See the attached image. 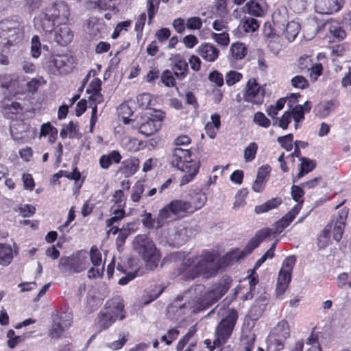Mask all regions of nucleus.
<instances>
[{
	"mask_svg": "<svg viewBox=\"0 0 351 351\" xmlns=\"http://www.w3.org/2000/svg\"><path fill=\"white\" fill-rule=\"evenodd\" d=\"M70 15L66 3L62 1L53 3L45 7L34 19L35 27L45 35L54 31V41L65 46L73 38V34L66 24Z\"/></svg>",
	"mask_w": 351,
	"mask_h": 351,
	"instance_id": "nucleus-1",
	"label": "nucleus"
},
{
	"mask_svg": "<svg viewBox=\"0 0 351 351\" xmlns=\"http://www.w3.org/2000/svg\"><path fill=\"white\" fill-rule=\"evenodd\" d=\"M218 254L204 250L201 254L184 258L176 270V275L183 280H191L200 276L208 278L216 275L219 268Z\"/></svg>",
	"mask_w": 351,
	"mask_h": 351,
	"instance_id": "nucleus-2",
	"label": "nucleus"
},
{
	"mask_svg": "<svg viewBox=\"0 0 351 351\" xmlns=\"http://www.w3.org/2000/svg\"><path fill=\"white\" fill-rule=\"evenodd\" d=\"M229 282L223 280L217 285H214L210 289L206 290L202 285H197L193 289L189 290L184 293V298H187L188 295L193 291L195 297L192 302L184 303L182 305L178 304L180 301L179 297L173 303V306L176 308H205L217 302L229 289Z\"/></svg>",
	"mask_w": 351,
	"mask_h": 351,
	"instance_id": "nucleus-3",
	"label": "nucleus"
},
{
	"mask_svg": "<svg viewBox=\"0 0 351 351\" xmlns=\"http://www.w3.org/2000/svg\"><path fill=\"white\" fill-rule=\"evenodd\" d=\"M173 167L184 172L180 184L184 185L191 182L198 172L199 164L191 158L189 149L176 147L170 158Z\"/></svg>",
	"mask_w": 351,
	"mask_h": 351,
	"instance_id": "nucleus-4",
	"label": "nucleus"
},
{
	"mask_svg": "<svg viewBox=\"0 0 351 351\" xmlns=\"http://www.w3.org/2000/svg\"><path fill=\"white\" fill-rule=\"evenodd\" d=\"M125 317V311L123 300L119 297H116L106 302L104 308L98 315L96 324L101 331L108 329L117 320H122Z\"/></svg>",
	"mask_w": 351,
	"mask_h": 351,
	"instance_id": "nucleus-5",
	"label": "nucleus"
},
{
	"mask_svg": "<svg viewBox=\"0 0 351 351\" xmlns=\"http://www.w3.org/2000/svg\"><path fill=\"white\" fill-rule=\"evenodd\" d=\"M133 247L146 262V265L150 270L158 266L160 254L154 241L147 235L136 236L133 240Z\"/></svg>",
	"mask_w": 351,
	"mask_h": 351,
	"instance_id": "nucleus-6",
	"label": "nucleus"
},
{
	"mask_svg": "<svg viewBox=\"0 0 351 351\" xmlns=\"http://www.w3.org/2000/svg\"><path fill=\"white\" fill-rule=\"evenodd\" d=\"M238 313L234 309H230L228 315L218 324L215 331L214 345L222 346L230 339L237 320Z\"/></svg>",
	"mask_w": 351,
	"mask_h": 351,
	"instance_id": "nucleus-7",
	"label": "nucleus"
},
{
	"mask_svg": "<svg viewBox=\"0 0 351 351\" xmlns=\"http://www.w3.org/2000/svg\"><path fill=\"white\" fill-rule=\"evenodd\" d=\"M43 64L53 74H64L72 70L73 59L68 55H45Z\"/></svg>",
	"mask_w": 351,
	"mask_h": 351,
	"instance_id": "nucleus-8",
	"label": "nucleus"
},
{
	"mask_svg": "<svg viewBox=\"0 0 351 351\" xmlns=\"http://www.w3.org/2000/svg\"><path fill=\"white\" fill-rule=\"evenodd\" d=\"M53 323L49 330L48 335L52 339H59L64 331L71 324V319L66 314H55L52 317Z\"/></svg>",
	"mask_w": 351,
	"mask_h": 351,
	"instance_id": "nucleus-9",
	"label": "nucleus"
},
{
	"mask_svg": "<svg viewBox=\"0 0 351 351\" xmlns=\"http://www.w3.org/2000/svg\"><path fill=\"white\" fill-rule=\"evenodd\" d=\"M163 119L162 112L155 111L154 114H151V117L141 124L139 132L146 136L154 134L160 129Z\"/></svg>",
	"mask_w": 351,
	"mask_h": 351,
	"instance_id": "nucleus-10",
	"label": "nucleus"
},
{
	"mask_svg": "<svg viewBox=\"0 0 351 351\" xmlns=\"http://www.w3.org/2000/svg\"><path fill=\"white\" fill-rule=\"evenodd\" d=\"M243 99L247 102L256 105L263 102L264 90L261 88L254 79L248 80L245 87V92L243 94Z\"/></svg>",
	"mask_w": 351,
	"mask_h": 351,
	"instance_id": "nucleus-11",
	"label": "nucleus"
},
{
	"mask_svg": "<svg viewBox=\"0 0 351 351\" xmlns=\"http://www.w3.org/2000/svg\"><path fill=\"white\" fill-rule=\"evenodd\" d=\"M25 30L24 22L21 17L12 16L0 22V32L14 31L15 35L23 36Z\"/></svg>",
	"mask_w": 351,
	"mask_h": 351,
	"instance_id": "nucleus-12",
	"label": "nucleus"
},
{
	"mask_svg": "<svg viewBox=\"0 0 351 351\" xmlns=\"http://www.w3.org/2000/svg\"><path fill=\"white\" fill-rule=\"evenodd\" d=\"M343 0H315V11L322 14H330L338 12L342 7Z\"/></svg>",
	"mask_w": 351,
	"mask_h": 351,
	"instance_id": "nucleus-13",
	"label": "nucleus"
},
{
	"mask_svg": "<svg viewBox=\"0 0 351 351\" xmlns=\"http://www.w3.org/2000/svg\"><path fill=\"white\" fill-rule=\"evenodd\" d=\"M280 17V12H274L273 15V21L276 25H282V28L285 27V23H281ZM300 29V25L298 22L291 21L287 23L285 29H283L286 38L289 42L293 41L298 36Z\"/></svg>",
	"mask_w": 351,
	"mask_h": 351,
	"instance_id": "nucleus-14",
	"label": "nucleus"
},
{
	"mask_svg": "<svg viewBox=\"0 0 351 351\" xmlns=\"http://www.w3.org/2000/svg\"><path fill=\"white\" fill-rule=\"evenodd\" d=\"M196 52L203 60L208 62L216 61L220 54L219 49L209 43H202L197 48Z\"/></svg>",
	"mask_w": 351,
	"mask_h": 351,
	"instance_id": "nucleus-15",
	"label": "nucleus"
},
{
	"mask_svg": "<svg viewBox=\"0 0 351 351\" xmlns=\"http://www.w3.org/2000/svg\"><path fill=\"white\" fill-rule=\"evenodd\" d=\"M302 208V202L295 205L293 208L274 226L277 234L281 233L295 218Z\"/></svg>",
	"mask_w": 351,
	"mask_h": 351,
	"instance_id": "nucleus-16",
	"label": "nucleus"
},
{
	"mask_svg": "<svg viewBox=\"0 0 351 351\" xmlns=\"http://www.w3.org/2000/svg\"><path fill=\"white\" fill-rule=\"evenodd\" d=\"M291 280V273L280 269L276 288V293L278 298L281 297L285 293Z\"/></svg>",
	"mask_w": 351,
	"mask_h": 351,
	"instance_id": "nucleus-17",
	"label": "nucleus"
},
{
	"mask_svg": "<svg viewBox=\"0 0 351 351\" xmlns=\"http://www.w3.org/2000/svg\"><path fill=\"white\" fill-rule=\"evenodd\" d=\"M170 206L173 209V213L177 217H183L187 213H191V204L187 200L184 199H175L169 203Z\"/></svg>",
	"mask_w": 351,
	"mask_h": 351,
	"instance_id": "nucleus-18",
	"label": "nucleus"
},
{
	"mask_svg": "<svg viewBox=\"0 0 351 351\" xmlns=\"http://www.w3.org/2000/svg\"><path fill=\"white\" fill-rule=\"evenodd\" d=\"M73 271L80 273L87 269L89 265L88 258L86 252H78L72 255Z\"/></svg>",
	"mask_w": 351,
	"mask_h": 351,
	"instance_id": "nucleus-19",
	"label": "nucleus"
},
{
	"mask_svg": "<svg viewBox=\"0 0 351 351\" xmlns=\"http://www.w3.org/2000/svg\"><path fill=\"white\" fill-rule=\"evenodd\" d=\"M176 215L173 213V209L169 204L159 210L156 218V228H161L166 222L173 220Z\"/></svg>",
	"mask_w": 351,
	"mask_h": 351,
	"instance_id": "nucleus-20",
	"label": "nucleus"
},
{
	"mask_svg": "<svg viewBox=\"0 0 351 351\" xmlns=\"http://www.w3.org/2000/svg\"><path fill=\"white\" fill-rule=\"evenodd\" d=\"M192 235L191 230L184 224L179 225L174 230L173 241L175 244L182 245Z\"/></svg>",
	"mask_w": 351,
	"mask_h": 351,
	"instance_id": "nucleus-21",
	"label": "nucleus"
},
{
	"mask_svg": "<svg viewBox=\"0 0 351 351\" xmlns=\"http://www.w3.org/2000/svg\"><path fill=\"white\" fill-rule=\"evenodd\" d=\"M121 156L118 151H112L106 155H102L99 158V164L102 169H108L112 163H119Z\"/></svg>",
	"mask_w": 351,
	"mask_h": 351,
	"instance_id": "nucleus-22",
	"label": "nucleus"
},
{
	"mask_svg": "<svg viewBox=\"0 0 351 351\" xmlns=\"http://www.w3.org/2000/svg\"><path fill=\"white\" fill-rule=\"evenodd\" d=\"M265 3L263 0H250L247 3V12L256 17L264 14Z\"/></svg>",
	"mask_w": 351,
	"mask_h": 351,
	"instance_id": "nucleus-23",
	"label": "nucleus"
},
{
	"mask_svg": "<svg viewBox=\"0 0 351 351\" xmlns=\"http://www.w3.org/2000/svg\"><path fill=\"white\" fill-rule=\"evenodd\" d=\"M210 119L211 121H208L205 125V130L210 138H214L221 126L220 116L215 113L211 115Z\"/></svg>",
	"mask_w": 351,
	"mask_h": 351,
	"instance_id": "nucleus-24",
	"label": "nucleus"
},
{
	"mask_svg": "<svg viewBox=\"0 0 351 351\" xmlns=\"http://www.w3.org/2000/svg\"><path fill=\"white\" fill-rule=\"evenodd\" d=\"M272 335L276 337L287 339L290 336V326L288 322L282 319L273 328Z\"/></svg>",
	"mask_w": 351,
	"mask_h": 351,
	"instance_id": "nucleus-25",
	"label": "nucleus"
},
{
	"mask_svg": "<svg viewBox=\"0 0 351 351\" xmlns=\"http://www.w3.org/2000/svg\"><path fill=\"white\" fill-rule=\"evenodd\" d=\"M173 69L175 76L178 80H183L188 73V62L185 60L178 58L176 60Z\"/></svg>",
	"mask_w": 351,
	"mask_h": 351,
	"instance_id": "nucleus-26",
	"label": "nucleus"
},
{
	"mask_svg": "<svg viewBox=\"0 0 351 351\" xmlns=\"http://www.w3.org/2000/svg\"><path fill=\"white\" fill-rule=\"evenodd\" d=\"M13 259V250L8 244L0 243V265L7 266Z\"/></svg>",
	"mask_w": 351,
	"mask_h": 351,
	"instance_id": "nucleus-27",
	"label": "nucleus"
},
{
	"mask_svg": "<svg viewBox=\"0 0 351 351\" xmlns=\"http://www.w3.org/2000/svg\"><path fill=\"white\" fill-rule=\"evenodd\" d=\"M281 198L274 197L263 204L256 206L254 208V211L256 214H262L277 208L279 205L281 204Z\"/></svg>",
	"mask_w": 351,
	"mask_h": 351,
	"instance_id": "nucleus-28",
	"label": "nucleus"
},
{
	"mask_svg": "<svg viewBox=\"0 0 351 351\" xmlns=\"http://www.w3.org/2000/svg\"><path fill=\"white\" fill-rule=\"evenodd\" d=\"M337 104L335 100L321 102L316 108L317 113L321 117H326L334 110Z\"/></svg>",
	"mask_w": 351,
	"mask_h": 351,
	"instance_id": "nucleus-29",
	"label": "nucleus"
},
{
	"mask_svg": "<svg viewBox=\"0 0 351 351\" xmlns=\"http://www.w3.org/2000/svg\"><path fill=\"white\" fill-rule=\"evenodd\" d=\"M300 169L295 178L297 180L300 179L308 173L312 171L316 166V162L315 160L307 158L302 157L300 158Z\"/></svg>",
	"mask_w": 351,
	"mask_h": 351,
	"instance_id": "nucleus-30",
	"label": "nucleus"
},
{
	"mask_svg": "<svg viewBox=\"0 0 351 351\" xmlns=\"http://www.w3.org/2000/svg\"><path fill=\"white\" fill-rule=\"evenodd\" d=\"M245 257L243 252L239 249H235L227 253L221 259V263L224 266L232 265L234 263Z\"/></svg>",
	"mask_w": 351,
	"mask_h": 351,
	"instance_id": "nucleus-31",
	"label": "nucleus"
},
{
	"mask_svg": "<svg viewBox=\"0 0 351 351\" xmlns=\"http://www.w3.org/2000/svg\"><path fill=\"white\" fill-rule=\"evenodd\" d=\"M206 201L207 197L204 193H197L193 197H191L190 201H188L191 206V212L193 213L194 211L202 208Z\"/></svg>",
	"mask_w": 351,
	"mask_h": 351,
	"instance_id": "nucleus-32",
	"label": "nucleus"
},
{
	"mask_svg": "<svg viewBox=\"0 0 351 351\" xmlns=\"http://www.w3.org/2000/svg\"><path fill=\"white\" fill-rule=\"evenodd\" d=\"M230 51L232 57L238 60L243 59L246 56L247 50L244 44L235 43L232 44Z\"/></svg>",
	"mask_w": 351,
	"mask_h": 351,
	"instance_id": "nucleus-33",
	"label": "nucleus"
},
{
	"mask_svg": "<svg viewBox=\"0 0 351 351\" xmlns=\"http://www.w3.org/2000/svg\"><path fill=\"white\" fill-rule=\"evenodd\" d=\"M128 337L129 334L128 332H123L119 335L118 340L108 342L105 344V346L113 351L119 350L128 342Z\"/></svg>",
	"mask_w": 351,
	"mask_h": 351,
	"instance_id": "nucleus-34",
	"label": "nucleus"
},
{
	"mask_svg": "<svg viewBox=\"0 0 351 351\" xmlns=\"http://www.w3.org/2000/svg\"><path fill=\"white\" fill-rule=\"evenodd\" d=\"M72 256H62L59 261L58 269L63 274H73Z\"/></svg>",
	"mask_w": 351,
	"mask_h": 351,
	"instance_id": "nucleus-35",
	"label": "nucleus"
},
{
	"mask_svg": "<svg viewBox=\"0 0 351 351\" xmlns=\"http://www.w3.org/2000/svg\"><path fill=\"white\" fill-rule=\"evenodd\" d=\"M121 142L126 149L132 152L138 151L141 145V142L136 138L125 137Z\"/></svg>",
	"mask_w": 351,
	"mask_h": 351,
	"instance_id": "nucleus-36",
	"label": "nucleus"
},
{
	"mask_svg": "<svg viewBox=\"0 0 351 351\" xmlns=\"http://www.w3.org/2000/svg\"><path fill=\"white\" fill-rule=\"evenodd\" d=\"M41 43L38 36L34 35L31 40V56L33 58L37 59L41 54Z\"/></svg>",
	"mask_w": 351,
	"mask_h": 351,
	"instance_id": "nucleus-37",
	"label": "nucleus"
},
{
	"mask_svg": "<svg viewBox=\"0 0 351 351\" xmlns=\"http://www.w3.org/2000/svg\"><path fill=\"white\" fill-rule=\"evenodd\" d=\"M287 99L285 98L279 99L274 105H271L267 108L266 110L267 114L274 119L278 112L284 108Z\"/></svg>",
	"mask_w": 351,
	"mask_h": 351,
	"instance_id": "nucleus-38",
	"label": "nucleus"
},
{
	"mask_svg": "<svg viewBox=\"0 0 351 351\" xmlns=\"http://www.w3.org/2000/svg\"><path fill=\"white\" fill-rule=\"evenodd\" d=\"M292 119V114L290 111H286L284 112L280 119H276L273 123L274 126H278L283 130H286L288 128L289 124L291 123Z\"/></svg>",
	"mask_w": 351,
	"mask_h": 351,
	"instance_id": "nucleus-39",
	"label": "nucleus"
},
{
	"mask_svg": "<svg viewBox=\"0 0 351 351\" xmlns=\"http://www.w3.org/2000/svg\"><path fill=\"white\" fill-rule=\"evenodd\" d=\"M144 192V185L142 182L138 181L135 183L131 191V199L134 202H138Z\"/></svg>",
	"mask_w": 351,
	"mask_h": 351,
	"instance_id": "nucleus-40",
	"label": "nucleus"
},
{
	"mask_svg": "<svg viewBox=\"0 0 351 351\" xmlns=\"http://www.w3.org/2000/svg\"><path fill=\"white\" fill-rule=\"evenodd\" d=\"M49 0H25L24 6L29 12H33L47 3Z\"/></svg>",
	"mask_w": 351,
	"mask_h": 351,
	"instance_id": "nucleus-41",
	"label": "nucleus"
},
{
	"mask_svg": "<svg viewBox=\"0 0 351 351\" xmlns=\"http://www.w3.org/2000/svg\"><path fill=\"white\" fill-rule=\"evenodd\" d=\"M123 164V171L126 176L134 175L138 169V161L136 159L125 161Z\"/></svg>",
	"mask_w": 351,
	"mask_h": 351,
	"instance_id": "nucleus-42",
	"label": "nucleus"
},
{
	"mask_svg": "<svg viewBox=\"0 0 351 351\" xmlns=\"http://www.w3.org/2000/svg\"><path fill=\"white\" fill-rule=\"evenodd\" d=\"M247 195V191L246 189H241L235 196V201L233 204L232 208L237 210L241 207H243L245 204V197Z\"/></svg>",
	"mask_w": 351,
	"mask_h": 351,
	"instance_id": "nucleus-43",
	"label": "nucleus"
},
{
	"mask_svg": "<svg viewBox=\"0 0 351 351\" xmlns=\"http://www.w3.org/2000/svg\"><path fill=\"white\" fill-rule=\"evenodd\" d=\"M90 259L94 267L104 265L102 264L101 254L96 246H92L90 248Z\"/></svg>",
	"mask_w": 351,
	"mask_h": 351,
	"instance_id": "nucleus-44",
	"label": "nucleus"
},
{
	"mask_svg": "<svg viewBox=\"0 0 351 351\" xmlns=\"http://www.w3.org/2000/svg\"><path fill=\"white\" fill-rule=\"evenodd\" d=\"M0 36H4L7 38V42L5 43L8 47L14 45L18 42L22 40L23 36H18V35H15L14 31H5L4 32H0Z\"/></svg>",
	"mask_w": 351,
	"mask_h": 351,
	"instance_id": "nucleus-45",
	"label": "nucleus"
},
{
	"mask_svg": "<svg viewBox=\"0 0 351 351\" xmlns=\"http://www.w3.org/2000/svg\"><path fill=\"white\" fill-rule=\"evenodd\" d=\"M258 146L256 143H250L244 149V158L245 162L252 161L256 155Z\"/></svg>",
	"mask_w": 351,
	"mask_h": 351,
	"instance_id": "nucleus-46",
	"label": "nucleus"
},
{
	"mask_svg": "<svg viewBox=\"0 0 351 351\" xmlns=\"http://www.w3.org/2000/svg\"><path fill=\"white\" fill-rule=\"evenodd\" d=\"M259 27L257 20L253 18H245L243 21V29L245 32H254Z\"/></svg>",
	"mask_w": 351,
	"mask_h": 351,
	"instance_id": "nucleus-47",
	"label": "nucleus"
},
{
	"mask_svg": "<svg viewBox=\"0 0 351 351\" xmlns=\"http://www.w3.org/2000/svg\"><path fill=\"white\" fill-rule=\"evenodd\" d=\"M283 340L281 338H273V335L270 337L268 341V350L269 351H280L284 348Z\"/></svg>",
	"mask_w": 351,
	"mask_h": 351,
	"instance_id": "nucleus-48",
	"label": "nucleus"
},
{
	"mask_svg": "<svg viewBox=\"0 0 351 351\" xmlns=\"http://www.w3.org/2000/svg\"><path fill=\"white\" fill-rule=\"evenodd\" d=\"M211 38L217 43L222 46H227L230 43L229 34L226 32H223L222 33L213 32L211 34Z\"/></svg>",
	"mask_w": 351,
	"mask_h": 351,
	"instance_id": "nucleus-49",
	"label": "nucleus"
},
{
	"mask_svg": "<svg viewBox=\"0 0 351 351\" xmlns=\"http://www.w3.org/2000/svg\"><path fill=\"white\" fill-rule=\"evenodd\" d=\"M254 122L261 127L267 128L270 126V120L261 112H257L254 115Z\"/></svg>",
	"mask_w": 351,
	"mask_h": 351,
	"instance_id": "nucleus-50",
	"label": "nucleus"
},
{
	"mask_svg": "<svg viewBox=\"0 0 351 351\" xmlns=\"http://www.w3.org/2000/svg\"><path fill=\"white\" fill-rule=\"evenodd\" d=\"M328 29L330 34L336 38L343 39L346 36V32L336 23H330Z\"/></svg>",
	"mask_w": 351,
	"mask_h": 351,
	"instance_id": "nucleus-51",
	"label": "nucleus"
},
{
	"mask_svg": "<svg viewBox=\"0 0 351 351\" xmlns=\"http://www.w3.org/2000/svg\"><path fill=\"white\" fill-rule=\"evenodd\" d=\"M307 4L306 0H289V5L293 12L300 13L305 10Z\"/></svg>",
	"mask_w": 351,
	"mask_h": 351,
	"instance_id": "nucleus-52",
	"label": "nucleus"
},
{
	"mask_svg": "<svg viewBox=\"0 0 351 351\" xmlns=\"http://www.w3.org/2000/svg\"><path fill=\"white\" fill-rule=\"evenodd\" d=\"M186 25L190 30H199L202 27V20L197 16L190 17L186 21Z\"/></svg>",
	"mask_w": 351,
	"mask_h": 351,
	"instance_id": "nucleus-53",
	"label": "nucleus"
},
{
	"mask_svg": "<svg viewBox=\"0 0 351 351\" xmlns=\"http://www.w3.org/2000/svg\"><path fill=\"white\" fill-rule=\"evenodd\" d=\"M293 136L292 134H289L285 136H280L278 138V142L280 145L287 151H291L293 148L292 142Z\"/></svg>",
	"mask_w": 351,
	"mask_h": 351,
	"instance_id": "nucleus-54",
	"label": "nucleus"
},
{
	"mask_svg": "<svg viewBox=\"0 0 351 351\" xmlns=\"http://www.w3.org/2000/svg\"><path fill=\"white\" fill-rule=\"evenodd\" d=\"M312 64L311 58L308 56H302L298 60V68L301 72L310 71V69L312 68Z\"/></svg>",
	"mask_w": 351,
	"mask_h": 351,
	"instance_id": "nucleus-55",
	"label": "nucleus"
},
{
	"mask_svg": "<svg viewBox=\"0 0 351 351\" xmlns=\"http://www.w3.org/2000/svg\"><path fill=\"white\" fill-rule=\"evenodd\" d=\"M161 82L167 87H173L176 85V80L173 73L169 70H165L162 73Z\"/></svg>",
	"mask_w": 351,
	"mask_h": 351,
	"instance_id": "nucleus-56",
	"label": "nucleus"
},
{
	"mask_svg": "<svg viewBox=\"0 0 351 351\" xmlns=\"http://www.w3.org/2000/svg\"><path fill=\"white\" fill-rule=\"evenodd\" d=\"M242 78V74L235 71H230L226 75V82L228 86H232L239 82Z\"/></svg>",
	"mask_w": 351,
	"mask_h": 351,
	"instance_id": "nucleus-57",
	"label": "nucleus"
},
{
	"mask_svg": "<svg viewBox=\"0 0 351 351\" xmlns=\"http://www.w3.org/2000/svg\"><path fill=\"white\" fill-rule=\"evenodd\" d=\"M113 216L106 221L107 227L112 226L125 217V210L123 208L117 209L113 212Z\"/></svg>",
	"mask_w": 351,
	"mask_h": 351,
	"instance_id": "nucleus-58",
	"label": "nucleus"
},
{
	"mask_svg": "<svg viewBox=\"0 0 351 351\" xmlns=\"http://www.w3.org/2000/svg\"><path fill=\"white\" fill-rule=\"evenodd\" d=\"M261 243V241L256 235L254 237H252L249 241L244 250H241L243 252L244 256H246L248 254H250L254 249H256L260 245Z\"/></svg>",
	"mask_w": 351,
	"mask_h": 351,
	"instance_id": "nucleus-59",
	"label": "nucleus"
},
{
	"mask_svg": "<svg viewBox=\"0 0 351 351\" xmlns=\"http://www.w3.org/2000/svg\"><path fill=\"white\" fill-rule=\"evenodd\" d=\"M291 83L294 88L300 89H304L308 86V80L301 75L293 77L291 80Z\"/></svg>",
	"mask_w": 351,
	"mask_h": 351,
	"instance_id": "nucleus-60",
	"label": "nucleus"
},
{
	"mask_svg": "<svg viewBox=\"0 0 351 351\" xmlns=\"http://www.w3.org/2000/svg\"><path fill=\"white\" fill-rule=\"evenodd\" d=\"M142 223L143 225L148 228H156V219H153L150 213H145L143 215Z\"/></svg>",
	"mask_w": 351,
	"mask_h": 351,
	"instance_id": "nucleus-61",
	"label": "nucleus"
},
{
	"mask_svg": "<svg viewBox=\"0 0 351 351\" xmlns=\"http://www.w3.org/2000/svg\"><path fill=\"white\" fill-rule=\"evenodd\" d=\"M209 80L215 84L217 86L221 87L223 85L224 80L223 75L218 71H213L208 75Z\"/></svg>",
	"mask_w": 351,
	"mask_h": 351,
	"instance_id": "nucleus-62",
	"label": "nucleus"
},
{
	"mask_svg": "<svg viewBox=\"0 0 351 351\" xmlns=\"http://www.w3.org/2000/svg\"><path fill=\"white\" fill-rule=\"evenodd\" d=\"M292 119L296 123H300L304 119V112L302 105H297L291 112Z\"/></svg>",
	"mask_w": 351,
	"mask_h": 351,
	"instance_id": "nucleus-63",
	"label": "nucleus"
},
{
	"mask_svg": "<svg viewBox=\"0 0 351 351\" xmlns=\"http://www.w3.org/2000/svg\"><path fill=\"white\" fill-rule=\"evenodd\" d=\"M101 81L99 78H95L90 82L88 88L86 89V93L89 94L96 93L99 95L101 90Z\"/></svg>",
	"mask_w": 351,
	"mask_h": 351,
	"instance_id": "nucleus-64",
	"label": "nucleus"
}]
</instances>
